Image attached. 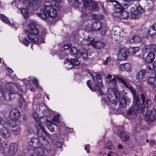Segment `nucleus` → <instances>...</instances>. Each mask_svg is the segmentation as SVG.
Returning a JSON list of instances; mask_svg holds the SVG:
<instances>
[{"instance_id":"34","label":"nucleus","mask_w":156,"mask_h":156,"mask_svg":"<svg viewBox=\"0 0 156 156\" xmlns=\"http://www.w3.org/2000/svg\"><path fill=\"white\" fill-rule=\"evenodd\" d=\"M27 8H26L21 9V13L25 18H27L28 16V13Z\"/></svg>"},{"instance_id":"42","label":"nucleus","mask_w":156,"mask_h":156,"mask_svg":"<svg viewBox=\"0 0 156 156\" xmlns=\"http://www.w3.org/2000/svg\"><path fill=\"white\" fill-rule=\"evenodd\" d=\"M116 76H119L118 75H116L115 76V78H113L111 80L110 82V83L112 84V85L114 87L116 86V79L117 80V79L116 77Z\"/></svg>"},{"instance_id":"48","label":"nucleus","mask_w":156,"mask_h":156,"mask_svg":"<svg viewBox=\"0 0 156 156\" xmlns=\"http://www.w3.org/2000/svg\"><path fill=\"white\" fill-rule=\"evenodd\" d=\"M135 42L136 43H139L142 40V39L139 37L136 36H134Z\"/></svg>"},{"instance_id":"19","label":"nucleus","mask_w":156,"mask_h":156,"mask_svg":"<svg viewBox=\"0 0 156 156\" xmlns=\"http://www.w3.org/2000/svg\"><path fill=\"white\" fill-rule=\"evenodd\" d=\"M146 73V71L143 69L140 71L136 76V79L139 81H142L145 77Z\"/></svg>"},{"instance_id":"44","label":"nucleus","mask_w":156,"mask_h":156,"mask_svg":"<svg viewBox=\"0 0 156 156\" xmlns=\"http://www.w3.org/2000/svg\"><path fill=\"white\" fill-rule=\"evenodd\" d=\"M53 143L55 145L56 147H61L62 145V143L58 141H53Z\"/></svg>"},{"instance_id":"33","label":"nucleus","mask_w":156,"mask_h":156,"mask_svg":"<svg viewBox=\"0 0 156 156\" xmlns=\"http://www.w3.org/2000/svg\"><path fill=\"white\" fill-rule=\"evenodd\" d=\"M54 2H55L56 3L55 4L54 6L56 9H57L58 11H59L60 9L61 8V6L60 4L62 0H52Z\"/></svg>"},{"instance_id":"58","label":"nucleus","mask_w":156,"mask_h":156,"mask_svg":"<svg viewBox=\"0 0 156 156\" xmlns=\"http://www.w3.org/2000/svg\"><path fill=\"white\" fill-rule=\"evenodd\" d=\"M153 69L154 71H156V62L155 61L153 63Z\"/></svg>"},{"instance_id":"37","label":"nucleus","mask_w":156,"mask_h":156,"mask_svg":"<svg viewBox=\"0 0 156 156\" xmlns=\"http://www.w3.org/2000/svg\"><path fill=\"white\" fill-rule=\"evenodd\" d=\"M105 146L108 149L112 150L114 149L113 146L110 141H107L105 144Z\"/></svg>"},{"instance_id":"6","label":"nucleus","mask_w":156,"mask_h":156,"mask_svg":"<svg viewBox=\"0 0 156 156\" xmlns=\"http://www.w3.org/2000/svg\"><path fill=\"white\" fill-rule=\"evenodd\" d=\"M33 119L38 124L37 125V136L39 137L42 138L44 140L46 135V133L45 130L41 122H40V118L38 117V114L36 112H34L32 115Z\"/></svg>"},{"instance_id":"30","label":"nucleus","mask_w":156,"mask_h":156,"mask_svg":"<svg viewBox=\"0 0 156 156\" xmlns=\"http://www.w3.org/2000/svg\"><path fill=\"white\" fill-rule=\"evenodd\" d=\"M83 2V7L85 9H90V3L91 0H81Z\"/></svg>"},{"instance_id":"1","label":"nucleus","mask_w":156,"mask_h":156,"mask_svg":"<svg viewBox=\"0 0 156 156\" xmlns=\"http://www.w3.org/2000/svg\"><path fill=\"white\" fill-rule=\"evenodd\" d=\"M95 78L96 80L94 77L93 76L94 83H91L92 82L90 80H88L87 82V86L92 91H95L97 90L100 94L104 95V93L101 89L103 86L101 76L99 74H97L95 76Z\"/></svg>"},{"instance_id":"51","label":"nucleus","mask_w":156,"mask_h":156,"mask_svg":"<svg viewBox=\"0 0 156 156\" xmlns=\"http://www.w3.org/2000/svg\"><path fill=\"white\" fill-rule=\"evenodd\" d=\"M71 46V43H67L64 45V48L65 49L67 50L69 49Z\"/></svg>"},{"instance_id":"4","label":"nucleus","mask_w":156,"mask_h":156,"mask_svg":"<svg viewBox=\"0 0 156 156\" xmlns=\"http://www.w3.org/2000/svg\"><path fill=\"white\" fill-rule=\"evenodd\" d=\"M26 34L30 41L37 42L39 40V32L34 22L29 24L28 30L26 31Z\"/></svg>"},{"instance_id":"54","label":"nucleus","mask_w":156,"mask_h":156,"mask_svg":"<svg viewBox=\"0 0 156 156\" xmlns=\"http://www.w3.org/2000/svg\"><path fill=\"white\" fill-rule=\"evenodd\" d=\"M33 83L35 86L36 87L38 86L37 81L36 79H33L32 80Z\"/></svg>"},{"instance_id":"56","label":"nucleus","mask_w":156,"mask_h":156,"mask_svg":"<svg viewBox=\"0 0 156 156\" xmlns=\"http://www.w3.org/2000/svg\"><path fill=\"white\" fill-rule=\"evenodd\" d=\"M108 156H114V153L112 151H110L108 153Z\"/></svg>"},{"instance_id":"43","label":"nucleus","mask_w":156,"mask_h":156,"mask_svg":"<svg viewBox=\"0 0 156 156\" xmlns=\"http://www.w3.org/2000/svg\"><path fill=\"white\" fill-rule=\"evenodd\" d=\"M155 80V78L151 77L149 78L148 80V82L149 84L151 85H153L154 83Z\"/></svg>"},{"instance_id":"28","label":"nucleus","mask_w":156,"mask_h":156,"mask_svg":"<svg viewBox=\"0 0 156 156\" xmlns=\"http://www.w3.org/2000/svg\"><path fill=\"white\" fill-rule=\"evenodd\" d=\"M149 34L153 36L156 34V25H153L151 27L148 31Z\"/></svg>"},{"instance_id":"38","label":"nucleus","mask_w":156,"mask_h":156,"mask_svg":"<svg viewBox=\"0 0 156 156\" xmlns=\"http://www.w3.org/2000/svg\"><path fill=\"white\" fill-rule=\"evenodd\" d=\"M155 46L153 44L145 46L144 48L145 50H149L151 51H153L154 49Z\"/></svg>"},{"instance_id":"20","label":"nucleus","mask_w":156,"mask_h":156,"mask_svg":"<svg viewBox=\"0 0 156 156\" xmlns=\"http://www.w3.org/2000/svg\"><path fill=\"white\" fill-rule=\"evenodd\" d=\"M155 57V54L152 52L149 53L145 58L146 61L148 63H151L153 62Z\"/></svg>"},{"instance_id":"61","label":"nucleus","mask_w":156,"mask_h":156,"mask_svg":"<svg viewBox=\"0 0 156 156\" xmlns=\"http://www.w3.org/2000/svg\"><path fill=\"white\" fill-rule=\"evenodd\" d=\"M22 121H23V122H25L26 121V119H27L26 116L25 115H23V117H22Z\"/></svg>"},{"instance_id":"10","label":"nucleus","mask_w":156,"mask_h":156,"mask_svg":"<svg viewBox=\"0 0 156 156\" xmlns=\"http://www.w3.org/2000/svg\"><path fill=\"white\" fill-rule=\"evenodd\" d=\"M9 88L6 89V88L2 89L1 92L2 96H4L7 92H9V94H15L16 93L17 90L16 86L12 83H10Z\"/></svg>"},{"instance_id":"46","label":"nucleus","mask_w":156,"mask_h":156,"mask_svg":"<svg viewBox=\"0 0 156 156\" xmlns=\"http://www.w3.org/2000/svg\"><path fill=\"white\" fill-rule=\"evenodd\" d=\"M52 120L55 122L59 123L60 122V121L59 119V116L58 115H56L54 116L52 119Z\"/></svg>"},{"instance_id":"16","label":"nucleus","mask_w":156,"mask_h":156,"mask_svg":"<svg viewBox=\"0 0 156 156\" xmlns=\"http://www.w3.org/2000/svg\"><path fill=\"white\" fill-rule=\"evenodd\" d=\"M130 100L128 98H122L120 99V106L122 108H125L127 105H129Z\"/></svg>"},{"instance_id":"27","label":"nucleus","mask_w":156,"mask_h":156,"mask_svg":"<svg viewBox=\"0 0 156 156\" xmlns=\"http://www.w3.org/2000/svg\"><path fill=\"white\" fill-rule=\"evenodd\" d=\"M139 48L138 47H133L129 48L127 51L129 54L131 55H134L139 51Z\"/></svg>"},{"instance_id":"59","label":"nucleus","mask_w":156,"mask_h":156,"mask_svg":"<svg viewBox=\"0 0 156 156\" xmlns=\"http://www.w3.org/2000/svg\"><path fill=\"white\" fill-rule=\"evenodd\" d=\"M147 70H148L149 71H151L152 70V67L150 65H147V66L146 67Z\"/></svg>"},{"instance_id":"25","label":"nucleus","mask_w":156,"mask_h":156,"mask_svg":"<svg viewBox=\"0 0 156 156\" xmlns=\"http://www.w3.org/2000/svg\"><path fill=\"white\" fill-rule=\"evenodd\" d=\"M0 132L1 135L3 137H8L10 136V133L8 131V129L5 128H2Z\"/></svg>"},{"instance_id":"2","label":"nucleus","mask_w":156,"mask_h":156,"mask_svg":"<svg viewBox=\"0 0 156 156\" xmlns=\"http://www.w3.org/2000/svg\"><path fill=\"white\" fill-rule=\"evenodd\" d=\"M140 101H137L136 102L133 101V105L129 108L127 112V115L129 116H135L138 113L141 112L143 114H146L147 109L144 105H139V102Z\"/></svg>"},{"instance_id":"29","label":"nucleus","mask_w":156,"mask_h":156,"mask_svg":"<svg viewBox=\"0 0 156 156\" xmlns=\"http://www.w3.org/2000/svg\"><path fill=\"white\" fill-rule=\"evenodd\" d=\"M0 19L5 23L8 24L10 26H12L13 25V24L11 23V22L7 19L6 17L2 14H0Z\"/></svg>"},{"instance_id":"49","label":"nucleus","mask_w":156,"mask_h":156,"mask_svg":"<svg viewBox=\"0 0 156 156\" xmlns=\"http://www.w3.org/2000/svg\"><path fill=\"white\" fill-rule=\"evenodd\" d=\"M46 122L47 126L51 125H56V124L55 123H54L53 122H52L51 121H50L48 119H47L46 120Z\"/></svg>"},{"instance_id":"41","label":"nucleus","mask_w":156,"mask_h":156,"mask_svg":"<svg viewBox=\"0 0 156 156\" xmlns=\"http://www.w3.org/2000/svg\"><path fill=\"white\" fill-rule=\"evenodd\" d=\"M20 98L19 99V105L20 107H22L23 105H25V102L22 98V96H20Z\"/></svg>"},{"instance_id":"15","label":"nucleus","mask_w":156,"mask_h":156,"mask_svg":"<svg viewBox=\"0 0 156 156\" xmlns=\"http://www.w3.org/2000/svg\"><path fill=\"white\" fill-rule=\"evenodd\" d=\"M67 62L69 65L72 66L71 67H69V68H72L74 67V66H78L80 64V62L79 61L74 58H71L70 61L69 59H66L65 63V64H66Z\"/></svg>"},{"instance_id":"50","label":"nucleus","mask_w":156,"mask_h":156,"mask_svg":"<svg viewBox=\"0 0 156 156\" xmlns=\"http://www.w3.org/2000/svg\"><path fill=\"white\" fill-rule=\"evenodd\" d=\"M36 141L37 142V143H38V140L37 138H32L30 140V144L31 143L33 144L34 143H36Z\"/></svg>"},{"instance_id":"45","label":"nucleus","mask_w":156,"mask_h":156,"mask_svg":"<svg viewBox=\"0 0 156 156\" xmlns=\"http://www.w3.org/2000/svg\"><path fill=\"white\" fill-rule=\"evenodd\" d=\"M20 41L22 44L26 46H28V45L29 44V42H30L29 41H28L26 38H24L21 41L20 40Z\"/></svg>"},{"instance_id":"32","label":"nucleus","mask_w":156,"mask_h":156,"mask_svg":"<svg viewBox=\"0 0 156 156\" xmlns=\"http://www.w3.org/2000/svg\"><path fill=\"white\" fill-rule=\"evenodd\" d=\"M120 17L122 19H126L129 17V13L126 11H123L120 13Z\"/></svg>"},{"instance_id":"62","label":"nucleus","mask_w":156,"mask_h":156,"mask_svg":"<svg viewBox=\"0 0 156 156\" xmlns=\"http://www.w3.org/2000/svg\"><path fill=\"white\" fill-rule=\"evenodd\" d=\"M106 58L107 59L104 62V63L105 65H107L108 62V58L107 57Z\"/></svg>"},{"instance_id":"24","label":"nucleus","mask_w":156,"mask_h":156,"mask_svg":"<svg viewBox=\"0 0 156 156\" xmlns=\"http://www.w3.org/2000/svg\"><path fill=\"white\" fill-rule=\"evenodd\" d=\"M90 43L92 46L99 49L103 48L105 46V44L102 42H99L97 43L96 45H94L91 41H90Z\"/></svg>"},{"instance_id":"7","label":"nucleus","mask_w":156,"mask_h":156,"mask_svg":"<svg viewBox=\"0 0 156 156\" xmlns=\"http://www.w3.org/2000/svg\"><path fill=\"white\" fill-rule=\"evenodd\" d=\"M116 77L117 79L118 82L122 83L124 86L130 90L133 95V101H135V102L137 101H140V96L136 94V91L134 89L129 83L130 80L127 79L124 80L118 76H116Z\"/></svg>"},{"instance_id":"60","label":"nucleus","mask_w":156,"mask_h":156,"mask_svg":"<svg viewBox=\"0 0 156 156\" xmlns=\"http://www.w3.org/2000/svg\"><path fill=\"white\" fill-rule=\"evenodd\" d=\"M155 143V142L154 141V140H151L150 143H149V144H150L151 145V146H152L153 145H154V144Z\"/></svg>"},{"instance_id":"22","label":"nucleus","mask_w":156,"mask_h":156,"mask_svg":"<svg viewBox=\"0 0 156 156\" xmlns=\"http://www.w3.org/2000/svg\"><path fill=\"white\" fill-rule=\"evenodd\" d=\"M31 3V2H27L26 1L20 2L18 5V8L20 10L22 9L28 8L30 6Z\"/></svg>"},{"instance_id":"39","label":"nucleus","mask_w":156,"mask_h":156,"mask_svg":"<svg viewBox=\"0 0 156 156\" xmlns=\"http://www.w3.org/2000/svg\"><path fill=\"white\" fill-rule=\"evenodd\" d=\"M136 9L139 15L144 12V9L140 6H138Z\"/></svg>"},{"instance_id":"31","label":"nucleus","mask_w":156,"mask_h":156,"mask_svg":"<svg viewBox=\"0 0 156 156\" xmlns=\"http://www.w3.org/2000/svg\"><path fill=\"white\" fill-rule=\"evenodd\" d=\"M141 96L142 99V102L140 98V101L139 102V104L140 105H144V106H145L146 105H147L148 104V101L147 99H145V96L144 94H141Z\"/></svg>"},{"instance_id":"35","label":"nucleus","mask_w":156,"mask_h":156,"mask_svg":"<svg viewBox=\"0 0 156 156\" xmlns=\"http://www.w3.org/2000/svg\"><path fill=\"white\" fill-rule=\"evenodd\" d=\"M123 131V129L122 128L120 131V132L121 133V135L120 136V137L122 140H124V141H125L128 140L129 138V137L127 135H124L122 133Z\"/></svg>"},{"instance_id":"23","label":"nucleus","mask_w":156,"mask_h":156,"mask_svg":"<svg viewBox=\"0 0 156 156\" xmlns=\"http://www.w3.org/2000/svg\"><path fill=\"white\" fill-rule=\"evenodd\" d=\"M14 126H12V125H10L12 128V133L15 135L19 134L20 133V128L17 125L16 123L14 124Z\"/></svg>"},{"instance_id":"40","label":"nucleus","mask_w":156,"mask_h":156,"mask_svg":"<svg viewBox=\"0 0 156 156\" xmlns=\"http://www.w3.org/2000/svg\"><path fill=\"white\" fill-rule=\"evenodd\" d=\"M68 1L69 2L73 3L75 6H77L79 4L80 1H81V0H68Z\"/></svg>"},{"instance_id":"47","label":"nucleus","mask_w":156,"mask_h":156,"mask_svg":"<svg viewBox=\"0 0 156 156\" xmlns=\"http://www.w3.org/2000/svg\"><path fill=\"white\" fill-rule=\"evenodd\" d=\"M150 114L156 119V109L154 108L151 110Z\"/></svg>"},{"instance_id":"9","label":"nucleus","mask_w":156,"mask_h":156,"mask_svg":"<svg viewBox=\"0 0 156 156\" xmlns=\"http://www.w3.org/2000/svg\"><path fill=\"white\" fill-rule=\"evenodd\" d=\"M20 115V112L18 109H12L10 113L9 118L10 120L9 121V124L12 125V126H14V124H15L17 122Z\"/></svg>"},{"instance_id":"14","label":"nucleus","mask_w":156,"mask_h":156,"mask_svg":"<svg viewBox=\"0 0 156 156\" xmlns=\"http://www.w3.org/2000/svg\"><path fill=\"white\" fill-rule=\"evenodd\" d=\"M34 152L38 156H46L45 149L42 146L36 148L34 150Z\"/></svg>"},{"instance_id":"5","label":"nucleus","mask_w":156,"mask_h":156,"mask_svg":"<svg viewBox=\"0 0 156 156\" xmlns=\"http://www.w3.org/2000/svg\"><path fill=\"white\" fill-rule=\"evenodd\" d=\"M6 140L3 141H0V149L4 154L8 156H12L16 151L17 149V146L16 144H11L9 149L7 147Z\"/></svg>"},{"instance_id":"55","label":"nucleus","mask_w":156,"mask_h":156,"mask_svg":"<svg viewBox=\"0 0 156 156\" xmlns=\"http://www.w3.org/2000/svg\"><path fill=\"white\" fill-rule=\"evenodd\" d=\"M149 34L148 33L146 32L145 31H144V32H143L142 34V36L143 37H147V36Z\"/></svg>"},{"instance_id":"21","label":"nucleus","mask_w":156,"mask_h":156,"mask_svg":"<svg viewBox=\"0 0 156 156\" xmlns=\"http://www.w3.org/2000/svg\"><path fill=\"white\" fill-rule=\"evenodd\" d=\"M119 68L122 71H128L131 69V66L128 63L122 64L120 65Z\"/></svg>"},{"instance_id":"26","label":"nucleus","mask_w":156,"mask_h":156,"mask_svg":"<svg viewBox=\"0 0 156 156\" xmlns=\"http://www.w3.org/2000/svg\"><path fill=\"white\" fill-rule=\"evenodd\" d=\"M130 16L133 19L137 18L139 16L136 9L133 8L131 9Z\"/></svg>"},{"instance_id":"52","label":"nucleus","mask_w":156,"mask_h":156,"mask_svg":"<svg viewBox=\"0 0 156 156\" xmlns=\"http://www.w3.org/2000/svg\"><path fill=\"white\" fill-rule=\"evenodd\" d=\"M48 129L52 132H53L55 131L52 125H48L47 126Z\"/></svg>"},{"instance_id":"53","label":"nucleus","mask_w":156,"mask_h":156,"mask_svg":"<svg viewBox=\"0 0 156 156\" xmlns=\"http://www.w3.org/2000/svg\"><path fill=\"white\" fill-rule=\"evenodd\" d=\"M90 146L89 144H87L85 145L84 149L87 151V153H89L90 152Z\"/></svg>"},{"instance_id":"36","label":"nucleus","mask_w":156,"mask_h":156,"mask_svg":"<svg viewBox=\"0 0 156 156\" xmlns=\"http://www.w3.org/2000/svg\"><path fill=\"white\" fill-rule=\"evenodd\" d=\"M91 9L95 10H98L99 7L97 5V3L94 2L91 0Z\"/></svg>"},{"instance_id":"13","label":"nucleus","mask_w":156,"mask_h":156,"mask_svg":"<svg viewBox=\"0 0 156 156\" xmlns=\"http://www.w3.org/2000/svg\"><path fill=\"white\" fill-rule=\"evenodd\" d=\"M127 49L125 48H122L120 49L118 55V58L119 60H124L127 57Z\"/></svg>"},{"instance_id":"63","label":"nucleus","mask_w":156,"mask_h":156,"mask_svg":"<svg viewBox=\"0 0 156 156\" xmlns=\"http://www.w3.org/2000/svg\"><path fill=\"white\" fill-rule=\"evenodd\" d=\"M123 147L122 145L121 144H119L118 145V148L119 149H121Z\"/></svg>"},{"instance_id":"18","label":"nucleus","mask_w":156,"mask_h":156,"mask_svg":"<svg viewBox=\"0 0 156 156\" xmlns=\"http://www.w3.org/2000/svg\"><path fill=\"white\" fill-rule=\"evenodd\" d=\"M147 112L146 114H143L145 115L144 117L145 120L148 122V124H152L155 120L156 119L155 117H154L150 114H147Z\"/></svg>"},{"instance_id":"3","label":"nucleus","mask_w":156,"mask_h":156,"mask_svg":"<svg viewBox=\"0 0 156 156\" xmlns=\"http://www.w3.org/2000/svg\"><path fill=\"white\" fill-rule=\"evenodd\" d=\"M58 14L56 10L51 5L44 6L40 12L37 13V15L39 17L44 20L49 17H55Z\"/></svg>"},{"instance_id":"57","label":"nucleus","mask_w":156,"mask_h":156,"mask_svg":"<svg viewBox=\"0 0 156 156\" xmlns=\"http://www.w3.org/2000/svg\"><path fill=\"white\" fill-rule=\"evenodd\" d=\"M129 41L130 43H132L133 42H135V39L134 36L131 37L130 39L129 40Z\"/></svg>"},{"instance_id":"12","label":"nucleus","mask_w":156,"mask_h":156,"mask_svg":"<svg viewBox=\"0 0 156 156\" xmlns=\"http://www.w3.org/2000/svg\"><path fill=\"white\" fill-rule=\"evenodd\" d=\"M115 4H114V8L116 11L117 12H120L123 9L127 8H130L131 6L130 5H128L126 3L124 4L123 5H121L120 3L118 2H115Z\"/></svg>"},{"instance_id":"64","label":"nucleus","mask_w":156,"mask_h":156,"mask_svg":"<svg viewBox=\"0 0 156 156\" xmlns=\"http://www.w3.org/2000/svg\"><path fill=\"white\" fill-rule=\"evenodd\" d=\"M112 76L111 75H108L106 77V78L108 79H111Z\"/></svg>"},{"instance_id":"8","label":"nucleus","mask_w":156,"mask_h":156,"mask_svg":"<svg viewBox=\"0 0 156 156\" xmlns=\"http://www.w3.org/2000/svg\"><path fill=\"white\" fill-rule=\"evenodd\" d=\"M107 99L113 104H117L118 99L120 97V94L118 90L115 88L109 89L107 93Z\"/></svg>"},{"instance_id":"11","label":"nucleus","mask_w":156,"mask_h":156,"mask_svg":"<svg viewBox=\"0 0 156 156\" xmlns=\"http://www.w3.org/2000/svg\"><path fill=\"white\" fill-rule=\"evenodd\" d=\"M71 53L75 55V57L76 58H80L82 56L83 58L86 59L87 57V54L86 51L85 52L79 51L76 48L74 47H72L70 50Z\"/></svg>"},{"instance_id":"17","label":"nucleus","mask_w":156,"mask_h":156,"mask_svg":"<svg viewBox=\"0 0 156 156\" xmlns=\"http://www.w3.org/2000/svg\"><path fill=\"white\" fill-rule=\"evenodd\" d=\"M97 24L96 22H93L91 26V29L93 31L98 30L102 35H105L106 32L105 28L103 27L100 28H97Z\"/></svg>"}]
</instances>
